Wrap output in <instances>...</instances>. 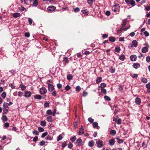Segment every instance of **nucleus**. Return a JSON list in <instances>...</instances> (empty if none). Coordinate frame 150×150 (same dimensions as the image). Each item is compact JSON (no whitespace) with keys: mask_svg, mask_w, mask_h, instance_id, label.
<instances>
[{"mask_svg":"<svg viewBox=\"0 0 150 150\" xmlns=\"http://www.w3.org/2000/svg\"><path fill=\"white\" fill-rule=\"evenodd\" d=\"M77 145L78 146H81L83 145L82 139L81 138L78 139L76 141Z\"/></svg>","mask_w":150,"mask_h":150,"instance_id":"nucleus-1","label":"nucleus"},{"mask_svg":"<svg viewBox=\"0 0 150 150\" xmlns=\"http://www.w3.org/2000/svg\"><path fill=\"white\" fill-rule=\"evenodd\" d=\"M39 91L41 94L44 95L47 93V90L45 87H42L40 88Z\"/></svg>","mask_w":150,"mask_h":150,"instance_id":"nucleus-2","label":"nucleus"},{"mask_svg":"<svg viewBox=\"0 0 150 150\" xmlns=\"http://www.w3.org/2000/svg\"><path fill=\"white\" fill-rule=\"evenodd\" d=\"M103 83H102L100 85L98 88V93H101L102 95H103Z\"/></svg>","mask_w":150,"mask_h":150,"instance_id":"nucleus-3","label":"nucleus"},{"mask_svg":"<svg viewBox=\"0 0 150 150\" xmlns=\"http://www.w3.org/2000/svg\"><path fill=\"white\" fill-rule=\"evenodd\" d=\"M98 147L100 148L103 146V141L100 140H98L96 143Z\"/></svg>","mask_w":150,"mask_h":150,"instance_id":"nucleus-4","label":"nucleus"},{"mask_svg":"<svg viewBox=\"0 0 150 150\" xmlns=\"http://www.w3.org/2000/svg\"><path fill=\"white\" fill-rule=\"evenodd\" d=\"M46 113L48 115H52L54 116L56 114V111L52 112L51 110H48L46 111Z\"/></svg>","mask_w":150,"mask_h":150,"instance_id":"nucleus-5","label":"nucleus"},{"mask_svg":"<svg viewBox=\"0 0 150 150\" xmlns=\"http://www.w3.org/2000/svg\"><path fill=\"white\" fill-rule=\"evenodd\" d=\"M84 133V130L83 127L82 126H81L80 128L79 129L78 134L79 135H81Z\"/></svg>","mask_w":150,"mask_h":150,"instance_id":"nucleus-6","label":"nucleus"},{"mask_svg":"<svg viewBox=\"0 0 150 150\" xmlns=\"http://www.w3.org/2000/svg\"><path fill=\"white\" fill-rule=\"evenodd\" d=\"M48 89L49 91L50 92L53 91L54 90L53 86L51 84L48 85Z\"/></svg>","mask_w":150,"mask_h":150,"instance_id":"nucleus-7","label":"nucleus"},{"mask_svg":"<svg viewBox=\"0 0 150 150\" xmlns=\"http://www.w3.org/2000/svg\"><path fill=\"white\" fill-rule=\"evenodd\" d=\"M31 95V93L30 91H25L24 93V96L26 98L30 97Z\"/></svg>","mask_w":150,"mask_h":150,"instance_id":"nucleus-8","label":"nucleus"},{"mask_svg":"<svg viewBox=\"0 0 150 150\" xmlns=\"http://www.w3.org/2000/svg\"><path fill=\"white\" fill-rule=\"evenodd\" d=\"M56 8L53 6H49L47 8V10L50 12H52L54 11L55 9Z\"/></svg>","mask_w":150,"mask_h":150,"instance_id":"nucleus-9","label":"nucleus"},{"mask_svg":"<svg viewBox=\"0 0 150 150\" xmlns=\"http://www.w3.org/2000/svg\"><path fill=\"white\" fill-rule=\"evenodd\" d=\"M115 140L114 139H112L110 140L109 141V144L110 146L113 145L115 143Z\"/></svg>","mask_w":150,"mask_h":150,"instance_id":"nucleus-10","label":"nucleus"},{"mask_svg":"<svg viewBox=\"0 0 150 150\" xmlns=\"http://www.w3.org/2000/svg\"><path fill=\"white\" fill-rule=\"evenodd\" d=\"M141 100L139 98H136L135 99V103L137 105H139L141 103Z\"/></svg>","mask_w":150,"mask_h":150,"instance_id":"nucleus-11","label":"nucleus"},{"mask_svg":"<svg viewBox=\"0 0 150 150\" xmlns=\"http://www.w3.org/2000/svg\"><path fill=\"white\" fill-rule=\"evenodd\" d=\"M132 45L131 47L134 46V47H136L138 45V42L136 40H134L132 41Z\"/></svg>","mask_w":150,"mask_h":150,"instance_id":"nucleus-12","label":"nucleus"},{"mask_svg":"<svg viewBox=\"0 0 150 150\" xmlns=\"http://www.w3.org/2000/svg\"><path fill=\"white\" fill-rule=\"evenodd\" d=\"M130 59L132 61H135L137 59V56L135 55H132L130 56Z\"/></svg>","mask_w":150,"mask_h":150,"instance_id":"nucleus-13","label":"nucleus"},{"mask_svg":"<svg viewBox=\"0 0 150 150\" xmlns=\"http://www.w3.org/2000/svg\"><path fill=\"white\" fill-rule=\"evenodd\" d=\"M133 67L135 69H137L140 67V64L138 63H134L133 65Z\"/></svg>","mask_w":150,"mask_h":150,"instance_id":"nucleus-14","label":"nucleus"},{"mask_svg":"<svg viewBox=\"0 0 150 150\" xmlns=\"http://www.w3.org/2000/svg\"><path fill=\"white\" fill-rule=\"evenodd\" d=\"M148 48L146 47H143L142 50V52L143 53H146L148 51Z\"/></svg>","mask_w":150,"mask_h":150,"instance_id":"nucleus-15","label":"nucleus"},{"mask_svg":"<svg viewBox=\"0 0 150 150\" xmlns=\"http://www.w3.org/2000/svg\"><path fill=\"white\" fill-rule=\"evenodd\" d=\"M73 77V76L72 74H69L67 75V79L68 80L70 81Z\"/></svg>","mask_w":150,"mask_h":150,"instance_id":"nucleus-16","label":"nucleus"},{"mask_svg":"<svg viewBox=\"0 0 150 150\" xmlns=\"http://www.w3.org/2000/svg\"><path fill=\"white\" fill-rule=\"evenodd\" d=\"M13 16L14 18H17L20 16L21 14L18 13H14L13 14Z\"/></svg>","mask_w":150,"mask_h":150,"instance_id":"nucleus-17","label":"nucleus"},{"mask_svg":"<svg viewBox=\"0 0 150 150\" xmlns=\"http://www.w3.org/2000/svg\"><path fill=\"white\" fill-rule=\"evenodd\" d=\"M46 119L48 122H52L53 121L52 117L51 116L47 117L46 118Z\"/></svg>","mask_w":150,"mask_h":150,"instance_id":"nucleus-18","label":"nucleus"},{"mask_svg":"<svg viewBox=\"0 0 150 150\" xmlns=\"http://www.w3.org/2000/svg\"><path fill=\"white\" fill-rule=\"evenodd\" d=\"M94 144H95L94 142L92 140V141H91L89 142L88 143V145L89 146H90L91 147H92L94 146Z\"/></svg>","mask_w":150,"mask_h":150,"instance_id":"nucleus-19","label":"nucleus"},{"mask_svg":"<svg viewBox=\"0 0 150 150\" xmlns=\"http://www.w3.org/2000/svg\"><path fill=\"white\" fill-rule=\"evenodd\" d=\"M10 106V105L7 103H4L3 104V107L4 108L6 109L8 108V107Z\"/></svg>","mask_w":150,"mask_h":150,"instance_id":"nucleus-20","label":"nucleus"},{"mask_svg":"<svg viewBox=\"0 0 150 150\" xmlns=\"http://www.w3.org/2000/svg\"><path fill=\"white\" fill-rule=\"evenodd\" d=\"M76 139V136H73L70 138V140L72 142H73L75 141Z\"/></svg>","mask_w":150,"mask_h":150,"instance_id":"nucleus-21","label":"nucleus"},{"mask_svg":"<svg viewBox=\"0 0 150 150\" xmlns=\"http://www.w3.org/2000/svg\"><path fill=\"white\" fill-rule=\"evenodd\" d=\"M40 124L41 126L45 127L46 125V122L45 120L41 121Z\"/></svg>","mask_w":150,"mask_h":150,"instance_id":"nucleus-22","label":"nucleus"},{"mask_svg":"<svg viewBox=\"0 0 150 150\" xmlns=\"http://www.w3.org/2000/svg\"><path fill=\"white\" fill-rule=\"evenodd\" d=\"M109 41L111 42H114L115 40V38L113 37H110L109 38Z\"/></svg>","mask_w":150,"mask_h":150,"instance_id":"nucleus-23","label":"nucleus"},{"mask_svg":"<svg viewBox=\"0 0 150 150\" xmlns=\"http://www.w3.org/2000/svg\"><path fill=\"white\" fill-rule=\"evenodd\" d=\"M68 143V141H66V142H64L62 143V147L64 148L67 145V144Z\"/></svg>","mask_w":150,"mask_h":150,"instance_id":"nucleus-24","label":"nucleus"},{"mask_svg":"<svg viewBox=\"0 0 150 150\" xmlns=\"http://www.w3.org/2000/svg\"><path fill=\"white\" fill-rule=\"evenodd\" d=\"M35 99L40 100L42 98L41 96L40 95H37L34 96Z\"/></svg>","mask_w":150,"mask_h":150,"instance_id":"nucleus-25","label":"nucleus"},{"mask_svg":"<svg viewBox=\"0 0 150 150\" xmlns=\"http://www.w3.org/2000/svg\"><path fill=\"white\" fill-rule=\"evenodd\" d=\"M109 71L112 73H114L115 71V69L112 67H110L109 68Z\"/></svg>","mask_w":150,"mask_h":150,"instance_id":"nucleus-26","label":"nucleus"},{"mask_svg":"<svg viewBox=\"0 0 150 150\" xmlns=\"http://www.w3.org/2000/svg\"><path fill=\"white\" fill-rule=\"evenodd\" d=\"M119 59L122 61H124L125 59V56L124 55H121L119 57Z\"/></svg>","mask_w":150,"mask_h":150,"instance_id":"nucleus-27","label":"nucleus"},{"mask_svg":"<svg viewBox=\"0 0 150 150\" xmlns=\"http://www.w3.org/2000/svg\"><path fill=\"white\" fill-rule=\"evenodd\" d=\"M110 132L112 136H114L116 134V131L115 130H111Z\"/></svg>","mask_w":150,"mask_h":150,"instance_id":"nucleus-28","label":"nucleus"},{"mask_svg":"<svg viewBox=\"0 0 150 150\" xmlns=\"http://www.w3.org/2000/svg\"><path fill=\"white\" fill-rule=\"evenodd\" d=\"M62 136L61 135H60L59 136H58L57 137V141H59L62 139Z\"/></svg>","mask_w":150,"mask_h":150,"instance_id":"nucleus-29","label":"nucleus"},{"mask_svg":"<svg viewBox=\"0 0 150 150\" xmlns=\"http://www.w3.org/2000/svg\"><path fill=\"white\" fill-rule=\"evenodd\" d=\"M120 50V49L119 47H116L115 49V51L117 52H119Z\"/></svg>","mask_w":150,"mask_h":150,"instance_id":"nucleus-30","label":"nucleus"},{"mask_svg":"<svg viewBox=\"0 0 150 150\" xmlns=\"http://www.w3.org/2000/svg\"><path fill=\"white\" fill-rule=\"evenodd\" d=\"M68 58L67 57H65L63 59V61L67 63H68L69 62V60Z\"/></svg>","mask_w":150,"mask_h":150,"instance_id":"nucleus-31","label":"nucleus"},{"mask_svg":"<svg viewBox=\"0 0 150 150\" xmlns=\"http://www.w3.org/2000/svg\"><path fill=\"white\" fill-rule=\"evenodd\" d=\"M32 3H33L32 5L35 6H36L38 4V2L37 0H35Z\"/></svg>","mask_w":150,"mask_h":150,"instance_id":"nucleus-32","label":"nucleus"},{"mask_svg":"<svg viewBox=\"0 0 150 150\" xmlns=\"http://www.w3.org/2000/svg\"><path fill=\"white\" fill-rule=\"evenodd\" d=\"M88 120L91 123H92L93 122L94 120L91 117H89L88 119Z\"/></svg>","mask_w":150,"mask_h":150,"instance_id":"nucleus-33","label":"nucleus"},{"mask_svg":"<svg viewBox=\"0 0 150 150\" xmlns=\"http://www.w3.org/2000/svg\"><path fill=\"white\" fill-rule=\"evenodd\" d=\"M141 81L144 83H146L147 82V80L146 78H144L142 79Z\"/></svg>","mask_w":150,"mask_h":150,"instance_id":"nucleus-34","label":"nucleus"},{"mask_svg":"<svg viewBox=\"0 0 150 150\" xmlns=\"http://www.w3.org/2000/svg\"><path fill=\"white\" fill-rule=\"evenodd\" d=\"M116 139L117 140V142L119 144L122 143L123 142V140L122 139H120L119 138H117Z\"/></svg>","mask_w":150,"mask_h":150,"instance_id":"nucleus-35","label":"nucleus"},{"mask_svg":"<svg viewBox=\"0 0 150 150\" xmlns=\"http://www.w3.org/2000/svg\"><path fill=\"white\" fill-rule=\"evenodd\" d=\"M49 104L48 103L46 102L44 104V107L45 108L49 107Z\"/></svg>","mask_w":150,"mask_h":150,"instance_id":"nucleus-36","label":"nucleus"},{"mask_svg":"<svg viewBox=\"0 0 150 150\" xmlns=\"http://www.w3.org/2000/svg\"><path fill=\"white\" fill-rule=\"evenodd\" d=\"M38 130L40 132H43L44 131V129L41 127H39L38 128Z\"/></svg>","mask_w":150,"mask_h":150,"instance_id":"nucleus-37","label":"nucleus"},{"mask_svg":"<svg viewBox=\"0 0 150 150\" xmlns=\"http://www.w3.org/2000/svg\"><path fill=\"white\" fill-rule=\"evenodd\" d=\"M104 98L106 100L110 101L111 100L110 98L108 96H105L104 97Z\"/></svg>","mask_w":150,"mask_h":150,"instance_id":"nucleus-38","label":"nucleus"},{"mask_svg":"<svg viewBox=\"0 0 150 150\" xmlns=\"http://www.w3.org/2000/svg\"><path fill=\"white\" fill-rule=\"evenodd\" d=\"M1 97L4 98H5L6 96V94L5 92H3L1 95Z\"/></svg>","mask_w":150,"mask_h":150,"instance_id":"nucleus-39","label":"nucleus"},{"mask_svg":"<svg viewBox=\"0 0 150 150\" xmlns=\"http://www.w3.org/2000/svg\"><path fill=\"white\" fill-rule=\"evenodd\" d=\"M102 78L101 77H98L96 79V83H100L101 81Z\"/></svg>","mask_w":150,"mask_h":150,"instance_id":"nucleus-40","label":"nucleus"},{"mask_svg":"<svg viewBox=\"0 0 150 150\" xmlns=\"http://www.w3.org/2000/svg\"><path fill=\"white\" fill-rule=\"evenodd\" d=\"M81 12L85 14H87L88 12L86 10H82L81 11Z\"/></svg>","mask_w":150,"mask_h":150,"instance_id":"nucleus-41","label":"nucleus"},{"mask_svg":"<svg viewBox=\"0 0 150 150\" xmlns=\"http://www.w3.org/2000/svg\"><path fill=\"white\" fill-rule=\"evenodd\" d=\"M20 87L21 88V89L22 90H25L26 88V86L24 85H21L20 86Z\"/></svg>","mask_w":150,"mask_h":150,"instance_id":"nucleus-42","label":"nucleus"},{"mask_svg":"<svg viewBox=\"0 0 150 150\" xmlns=\"http://www.w3.org/2000/svg\"><path fill=\"white\" fill-rule=\"evenodd\" d=\"M98 123L97 122L93 123V126L94 128H96L98 126Z\"/></svg>","mask_w":150,"mask_h":150,"instance_id":"nucleus-43","label":"nucleus"},{"mask_svg":"<svg viewBox=\"0 0 150 150\" xmlns=\"http://www.w3.org/2000/svg\"><path fill=\"white\" fill-rule=\"evenodd\" d=\"M127 19H124L122 22V25L123 27L126 25V22L127 21Z\"/></svg>","mask_w":150,"mask_h":150,"instance_id":"nucleus-44","label":"nucleus"},{"mask_svg":"<svg viewBox=\"0 0 150 150\" xmlns=\"http://www.w3.org/2000/svg\"><path fill=\"white\" fill-rule=\"evenodd\" d=\"M71 88V87L70 86L68 85H67L65 87V89L66 91H69Z\"/></svg>","mask_w":150,"mask_h":150,"instance_id":"nucleus-45","label":"nucleus"},{"mask_svg":"<svg viewBox=\"0 0 150 150\" xmlns=\"http://www.w3.org/2000/svg\"><path fill=\"white\" fill-rule=\"evenodd\" d=\"M2 119L4 121H6L7 120V117L6 116H2Z\"/></svg>","mask_w":150,"mask_h":150,"instance_id":"nucleus-46","label":"nucleus"},{"mask_svg":"<svg viewBox=\"0 0 150 150\" xmlns=\"http://www.w3.org/2000/svg\"><path fill=\"white\" fill-rule=\"evenodd\" d=\"M132 6H134L135 5V2L133 0H132L130 4Z\"/></svg>","mask_w":150,"mask_h":150,"instance_id":"nucleus-47","label":"nucleus"},{"mask_svg":"<svg viewBox=\"0 0 150 150\" xmlns=\"http://www.w3.org/2000/svg\"><path fill=\"white\" fill-rule=\"evenodd\" d=\"M21 3L23 4H27L26 1L27 0H21Z\"/></svg>","mask_w":150,"mask_h":150,"instance_id":"nucleus-48","label":"nucleus"},{"mask_svg":"<svg viewBox=\"0 0 150 150\" xmlns=\"http://www.w3.org/2000/svg\"><path fill=\"white\" fill-rule=\"evenodd\" d=\"M80 9L78 7H76L74 9V11L75 12H79L80 11Z\"/></svg>","mask_w":150,"mask_h":150,"instance_id":"nucleus-49","label":"nucleus"},{"mask_svg":"<svg viewBox=\"0 0 150 150\" xmlns=\"http://www.w3.org/2000/svg\"><path fill=\"white\" fill-rule=\"evenodd\" d=\"M117 123L118 125H120L122 123V120L120 118H119L117 121Z\"/></svg>","mask_w":150,"mask_h":150,"instance_id":"nucleus-50","label":"nucleus"},{"mask_svg":"<svg viewBox=\"0 0 150 150\" xmlns=\"http://www.w3.org/2000/svg\"><path fill=\"white\" fill-rule=\"evenodd\" d=\"M73 146V145L71 143H69L68 145V148L70 149H71Z\"/></svg>","mask_w":150,"mask_h":150,"instance_id":"nucleus-51","label":"nucleus"},{"mask_svg":"<svg viewBox=\"0 0 150 150\" xmlns=\"http://www.w3.org/2000/svg\"><path fill=\"white\" fill-rule=\"evenodd\" d=\"M33 134L36 135L38 134V132L37 130H34L33 131Z\"/></svg>","mask_w":150,"mask_h":150,"instance_id":"nucleus-52","label":"nucleus"},{"mask_svg":"<svg viewBox=\"0 0 150 150\" xmlns=\"http://www.w3.org/2000/svg\"><path fill=\"white\" fill-rule=\"evenodd\" d=\"M51 93L52 95L54 96H56L57 95V93L55 90H54Z\"/></svg>","mask_w":150,"mask_h":150,"instance_id":"nucleus-53","label":"nucleus"},{"mask_svg":"<svg viewBox=\"0 0 150 150\" xmlns=\"http://www.w3.org/2000/svg\"><path fill=\"white\" fill-rule=\"evenodd\" d=\"M47 135V132H45L43 133L41 136V137L42 138L44 137L45 136Z\"/></svg>","mask_w":150,"mask_h":150,"instance_id":"nucleus-54","label":"nucleus"},{"mask_svg":"<svg viewBox=\"0 0 150 150\" xmlns=\"http://www.w3.org/2000/svg\"><path fill=\"white\" fill-rule=\"evenodd\" d=\"M146 87L148 89L150 90V83L146 84Z\"/></svg>","mask_w":150,"mask_h":150,"instance_id":"nucleus-55","label":"nucleus"},{"mask_svg":"<svg viewBox=\"0 0 150 150\" xmlns=\"http://www.w3.org/2000/svg\"><path fill=\"white\" fill-rule=\"evenodd\" d=\"M39 144H40V146H42L44 145L45 144V142L42 141L40 142Z\"/></svg>","mask_w":150,"mask_h":150,"instance_id":"nucleus-56","label":"nucleus"},{"mask_svg":"<svg viewBox=\"0 0 150 150\" xmlns=\"http://www.w3.org/2000/svg\"><path fill=\"white\" fill-rule=\"evenodd\" d=\"M146 60L147 62H150V57L149 56H147L146 58Z\"/></svg>","mask_w":150,"mask_h":150,"instance_id":"nucleus-57","label":"nucleus"},{"mask_svg":"<svg viewBox=\"0 0 150 150\" xmlns=\"http://www.w3.org/2000/svg\"><path fill=\"white\" fill-rule=\"evenodd\" d=\"M88 95V93L87 92L85 91H84L82 93V96L83 97L86 96Z\"/></svg>","mask_w":150,"mask_h":150,"instance_id":"nucleus-58","label":"nucleus"},{"mask_svg":"<svg viewBox=\"0 0 150 150\" xmlns=\"http://www.w3.org/2000/svg\"><path fill=\"white\" fill-rule=\"evenodd\" d=\"M144 35L146 36L147 37L149 36V34L148 32L146 31H144Z\"/></svg>","mask_w":150,"mask_h":150,"instance_id":"nucleus-59","label":"nucleus"},{"mask_svg":"<svg viewBox=\"0 0 150 150\" xmlns=\"http://www.w3.org/2000/svg\"><path fill=\"white\" fill-rule=\"evenodd\" d=\"M25 37L28 38L30 37V33L28 32H27L25 33Z\"/></svg>","mask_w":150,"mask_h":150,"instance_id":"nucleus-60","label":"nucleus"},{"mask_svg":"<svg viewBox=\"0 0 150 150\" xmlns=\"http://www.w3.org/2000/svg\"><path fill=\"white\" fill-rule=\"evenodd\" d=\"M135 35V33H134V32H132V33H130L129 34V35L132 37H133Z\"/></svg>","mask_w":150,"mask_h":150,"instance_id":"nucleus-61","label":"nucleus"},{"mask_svg":"<svg viewBox=\"0 0 150 150\" xmlns=\"http://www.w3.org/2000/svg\"><path fill=\"white\" fill-rule=\"evenodd\" d=\"M81 89V88L80 86H77L76 87V91H79Z\"/></svg>","mask_w":150,"mask_h":150,"instance_id":"nucleus-62","label":"nucleus"},{"mask_svg":"<svg viewBox=\"0 0 150 150\" xmlns=\"http://www.w3.org/2000/svg\"><path fill=\"white\" fill-rule=\"evenodd\" d=\"M9 124L8 122L5 123L4 124V126L6 128L8 127L9 126Z\"/></svg>","mask_w":150,"mask_h":150,"instance_id":"nucleus-63","label":"nucleus"},{"mask_svg":"<svg viewBox=\"0 0 150 150\" xmlns=\"http://www.w3.org/2000/svg\"><path fill=\"white\" fill-rule=\"evenodd\" d=\"M110 12L109 11H107L105 13V15L107 16H109L110 14Z\"/></svg>","mask_w":150,"mask_h":150,"instance_id":"nucleus-64","label":"nucleus"}]
</instances>
